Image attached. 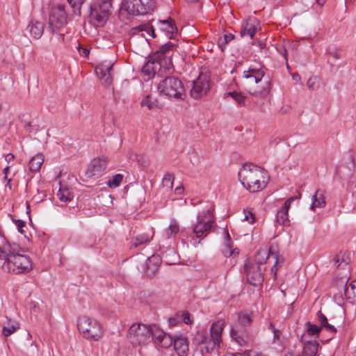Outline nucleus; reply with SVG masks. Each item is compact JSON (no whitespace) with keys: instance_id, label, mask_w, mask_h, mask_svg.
<instances>
[{"instance_id":"nucleus-1","label":"nucleus","mask_w":356,"mask_h":356,"mask_svg":"<svg viewBox=\"0 0 356 356\" xmlns=\"http://www.w3.org/2000/svg\"><path fill=\"white\" fill-rule=\"evenodd\" d=\"M0 259L4 260L2 269L7 273L22 274L29 272L32 261L24 250L17 243H8L0 233Z\"/></svg>"},{"instance_id":"nucleus-2","label":"nucleus","mask_w":356,"mask_h":356,"mask_svg":"<svg viewBox=\"0 0 356 356\" xmlns=\"http://www.w3.org/2000/svg\"><path fill=\"white\" fill-rule=\"evenodd\" d=\"M172 62L168 61L167 65L157 71V91L160 96L170 100H184L186 96L184 83L175 75Z\"/></svg>"},{"instance_id":"nucleus-3","label":"nucleus","mask_w":356,"mask_h":356,"mask_svg":"<svg viewBox=\"0 0 356 356\" xmlns=\"http://www.w3.org/2000/svg\"><path fill=\"white\" fill-rule=\"evenodd\" d=\"M238 175L242 185L251 193L263 190L268 184L266 172L251 163L245 164L239 170Z\"/></svg>"},{"instance_id":"nucleus-4","label":"nucleus","mask_w":356,"mask_h":356,"mask_svg":"<svg viewBox=\"0 0 356 356\" xmlns=\"http://www.w3.org/2000/svg\"><path fill=\"white\" fill-rule=\"evenodd\" d=\"M112 0H98L90 7L88 22L95 27H102L111 14Z\"/></svg>"},{"instance_id":"nucleus-5","label":"nucleus","mask_w":356,"mask_h":356,"mask_svg":"<svg viewBox=\"0 0 356 356\" xmlns=\"http://www.w3.org/2000/svg\"><path fill=\"white\" fill-rule=\"evenodd\" d=\"M77 327L79 332L88 340L97 341L103 336L101 324L95 319L87 316H81L78 318Z\"/></svg>"},{"instance_id":"nucleus-6","label":"nucleus","mask_w":356,"mask_h":356,"mask_svg":"<svg viewBox=\"0 0 356 356\" xmlns=\"http://www.w3.org/2000/svg\"><path fill=\"white\" fill-rule=\"evenodd\" d=\"M348 276L337 281L336 286L339 291L334 294V302L339 306L344 304L346 299L350 303L356 302V281L351 282L348 285Z\"/></svg>"},{"instance_id":"nucleus-7","label":"nucleus","mask_w":356,"mask_h":356,"mask_svg":"<svg viewBox=\"0 0 356 356\" xmlns=\"http://www.w3.org/2000/svg\"><path fill=\"white\" fill-rule=\"evenodd\" d=\"M128 337L134 346L148 343L151 341L150 325L133 324L129 329Z\"/></svg>"},{"instance_id":"nucleus-8","label":"nucleus","mask_w":356,"mask_h":356,"mask_svg":"<svg viewBox=\"0 0 356 356\" xmlns=\"http://www.w3.org/2000/svg\"><path fill=\"white\" fill-rule=\"evenodd\" d=\"M67 15L65 10V6L57 5L53 6L49 17V29L52 33H60L62 29L67 24Z\"/></svg>"},{"instance_id":"nucleus-9","label":"nucleus","mask_w":356,"mask_h":356,"mask_svg":"<svg viewBox=\"0 0 356 356\" xmlns=\"http://www.w3.org/2000/svg\"><path fill=\"white\" fill-rule=\"evenodd\" d=\"M214 217L211 210L208 209L198 214L197 222L193 227V233L197 238H203L210 232L214 225Z\"/></svg>"},{"instance_id":"nucleus-10","label":"nucleus","mask_w":356,"mask_h":356,"mask_svg":"<svg viewBox=\"0 0 356 356\" xmlns=\"http://www.w3.org/2000/svg\"><path fill=\"white\" fill-rule=\"evenodd\" d=\"M154 7V0H124L122 3V8L131 15L147 14Z\"/></svg>"},{"instance_id":"nucleus-11","label":"nucleus","mask_w":356,"mask_h":356,"mask_svg":"<svg viewBox=\"0 0 356 356\" xmlns=\"http://www.w3.org/2000/svg\"><path fill=\"white\" fill-rule=\"evenodd\" d=\"M244 268L247 275V280L250 284L254 286L262 284L264 282L263 272L265 271V268H262L257 264H253L250 260L245 261Z\"/></svg>"},{"instance_id":"nucleus-12","label":"nucleus","mask_w":356,"mask_h":356,"mask_svg":"<svg viewBox=\"0 0 356 356\" xmlns=\"http://www.w3.org/2000/svg\"><path fill=\"white\" fill-rule=\"evenodd\" d=\"M193 86L191 90V96L195 99L206 95L210 90L209 77L207 74L200 73L193 81Z\"/></svg>"},{"instance_id":"nucleus-13","label":"nucleus","mask_w":356,"mask_h":356,"mask_svg":"<svg viewBox=\"0 0 356 356\" xmlns=\"http://www.w3.org/2000/svg\"><path fill=\"white\" fill-rule=\"evenodd\" d=\"M195 339L197 344L204 346L201 349L202 355L204 352L206 353L211 352L216 346L220 344L211 334L208 335L204 331L198 332Z\"/></svg>"},{"instance_id":"nucleus-14","label":"nucleus","mask_w":356,"mask_h":356,"mask_svg":"<svg viewBox=\"0 0 356 356\" xmlns=\"http://www.w3.org/2000/svg\"><path fill=\"white\" fill-rule=\"evenodd\" d=\"M176 48V44L172 42H168L166 44L159 47V49L154 52L153 57L159 62H164V60H170L172 62L171 58Z\"/></svg>"},{"instance_id":"nucleus-15","label":"nucleus","mask_w":356,"mask_h":356,"mask_svg":"<svg viewBox=\"0 0 356 356\" xmlns=\"http://www.w3.org/2000/svg\"><path fill=\"white\" fill-rule=\"evenodd\" d=\"M167 63L168 61L166 60H164V62H159L153 57V58L149 60L146 63L144 64L141 69V72L144 76L147 77V79H149L156 74H157V69L158 71L160 70L161 67L167 65Z\"/></svg>"},{"instance_id":"nucleus-16","label":"nucleus","mask_w":356,"mask_h":356,"mask_svg":"<svg viewBox=\"0 0 356 356\" xmlns=\"http://www.w3.org/2000/svg\"><path fill=\"white\" fill-rule=\"evenodd\" d=\"M107 160L106 158H96L94 159L89 165L88 169L86 172L87 177H92L95 175H100L107 166Z\"/></svg>"},{"instance_id":"nucleus-17","label":"nucleus","mask_w":356,"mask_h":356,"mask_svg":"<svg viewBox=\"0 0 356 356\" xmlns=\"http://www.w3.org/2000/svg\"><path fill=\"white\" fill-rule=\"evenodd\" d=\"M113 66V64L102 63L95 69L97 75L103 80V83L105 86H109L112 83Z\"/></svg>"},{"instance_id":"nucleus-18","label":"nucleus","mask_w":356,"mask_h":356,"mask_svg":"<svg viewBox=\"0 0 356 356\" xmlns=\"http://www.w3.org/2000/svg\"><path fill=\"white\" fill-rule=\"evenodd\" d=\"M158 27L160 31L165 33L170 39L174 38L177 34V26L171 17L164 20H159Z\"/></svg>"},{"instance_id":"nucleus-19","label":"nucleus","mask_w":356,"mask_h":356,"mask_svg":"<svg viewBox=\"0 0 356 356\" xmlns=\"http://www.w3.org/2000/svg\"><path fill=\"white\" fill-rule=\"evenodd\" d=\"M295 197L289 198L282 207V208L277 213V222L282 225L288 226L289 225V219L288 211L291 207V202L294 200Z\"/></svg>"},{"instance_id":"nucleus-20","label":"nucleus","mask_w":356,"mask_h":356,"mask_svg":"<svg viewBox=\"0 0 356 356\" xmlns=\"http://www.w3.org/2000/svg\"><path fill=\"white\" fill-rule=\"evenodd\" d=\"M265 76V72L264 69H256L250 68L247 71H244L243 73V77L247 80H249L250 83H258L261 81Z\"/></svg>"},{"instance_id":"nucleus-21","label":"nucleus","mask_w":356,"mask_h":356,"mask_svg":"<svg viewBox=\"0 0 356 356\" xmlns=\"http://www.w3.org/2000/svg\"><path fill=\"white\" fill-rule=\"evenodd\" d=\"M258 22L255 18H249L245 23L243 24L241 30V36L243 37L248 35L252 38L257 30Z\"/></svg>"},{"instance_id":"nucleus-22","label":"nucleus","mask_w":356,"mask_h":356,"mask_svg":"<svg viewBox=\"0 0 356 356\" xmlns=\"http://www.w3.org/2000/svg\"><path fill=\"white\" fill-rule=\"evenodd\" d=\"M161 263V259L159 255L153 254L149 257L146 263V273L149 277H153L158 271L159 267Z\"/></svg>"},{"instance_id":"nucleus-23","label":"nucleus","mask_w":356,"mask_h":356,"mask_svg":"<svg viewBox=\"0 0 356 356\" xmlns=\"http://www.w3.org/2000/svg\"><path fill=\"white\" fill-rule=\"evenodd\" d=\"M26 30L33 38L39 39L43 34L44 24L40 22L31 20L27 26Z\"/></svg>"},{"instance_id":"nucleus-24","label":"nucleus","mask_w":356,"mask_h":356,"mask_svg":"<svg viewBox=\"0 0 356 356\" xmlns=\"http://www.w3.org/2000/svg\"><path fill=\"white\" fill-rule=\"evenodd\" d=\"M230 336L240 346H245L248 342V336L244 330H238L237 327H232L230 330Z\"/></svg>"},{"instance_id":"nucleus-25","label":"nucleus","mask_w":356,"mask_h":356,"mask_svg":"<svg viewBox=\"0 0 356 356\" xmlns=\"http://www.w3.org/2000/svg\"><path fill=\"white\" fill-rule=\"evenodd\" d=\"M325 204L323 191L321 189L316 190L312 198L311 209L314 210L316 208H323Z\"/></svg>"},{"instance_id":"nucleus-26","label":"nucleus","mask_w":356,"mask_h":356,"mask_svg":"<svg viewBox=\"0 0 356 356\" xmlns=\"http://www.w3.org/2000/svg\"><path fill=\"white\" fill-rule=\"evenodd\" d=\"M273 252H271L270 250L266 249H260L257 251V253L255 256L254 261L252 262L253 264H257L259 266H261L262 268H265L264 266L266 263L267 260H269L272 258L271 254Z\"/></svg>"},{"instance_id":"nucleus-27","label":"nucleus","mask_w":356,"mask_h":356,"mask_svg":"<svg viewBox=\"0 0 356 356\" xmlns=\"http://www.w3.org/2000/svg\"><path fill=\"white\" fill-rule=\"evenodd\" d=\"M225 323L223 321L219 320L212 323L210 328V334L219 343L221 341L222 332L224 329Z\"/></svg>"},{"instance_id":"nucleus-28","label":"nucleus","mask_w":356,"mask_h":356,"mask_svg":"<svg viewBox=\"0 0 356 356\" xmlns=\"http://www.w3.org/2000/svg\"><path fill=\"white\" fill-rule=\"evenodd\" d=\"M173 345L175 351L179 356H185L188 351V345L185 338L175 339Z\"/></svg>"},{"instance_id":"nucleus-29","label":"nucleus","mask_w":356,"mask_h":356,"mask_svg":"<svg viewBox=\"0 0 356 356\" xmlns=\"http://www.w3.org/2000/svg\"><path fill=\"white\" fill-rule=\"evenodd\" d=\"M319 343L316 341H310L304 344L302 356H316Z\"/></svg>"},{"instance_id":"nucleus-30","label":"nucleus","mask_w":356,"mask_h":356,"mask_svg":"<svg viewBox=\"0 0 356 356\" xmlns=\"http://www.w3.org/2000/svg\"><path fill=\"white\" fill-rule=\"evenodd\" d=\"M223 232L225 235V248L222 250V254L225 257H229L232 256L234 254V250H232V241H231V237L229 234L227 229H224Z\"/></svg>"},{"instance_id":"nucleus-31","label":"nucleus","mask_w":356,"mask_h":356,"mask_svg":"<svg viewBox=\"0 0 356 356\" xmlns=\"http://www.w3.org/2000/svg\"><path fill=\"white\" fill-rule=\"evenodd\" d=\"M44 162L42 154H38L33 156L29 161V169L32 172H38L40 170Z\"/></svg>"},{"instance_id":"nucleus-32","label":"nucleus","mask_w":356,"mask_h":356,"mask_svg":"<svg viewBox=\"0 0 356 356\" xmlns=\"http://www.w3.org/2000/svg\"><path fill=\"white\" fill-rule=\"evenodd\" d=\"M57 196L60 201L67 202L72 200L74 193L69 188L61 186L58 191Z\"/></svg>"},{"instance_id":"nucleus-33","label":"nucleus","mask_w":356,"mask_h":356,"mask_svg":"<svg viewBox=\"0 0 356 356\" xmlns=\"http://www.w3.org/2000/svg\"><path fill=\"white\" fill-rule=\"evenodd\" d=\"M152 238V236H149L148 234H142L136 236L131 241V248H137L140 245L147 243Z\"/></svg>"},{"instance_id":"nucleus-34","label":"nucleus","mask_w":356,"mask_h":356,"mask_svg":"<svg viewBox=\"0 0 356 356\" xmlns=\"http://www.w3.org/2000/svg\"><path fill=\"white\" fill-rule=\"evenodd\" d=\"M179 232V226L176 220L172 219L165 232L168 238H175Z\"/></svg>"},{"instance_id":"nucleus-35","label":"nucleus","mask_w":356,"mask_h":356,"mask_svg":"<svg viewBox=\"0 0 356 356\" xmlns=\"http://www.w3.org/2000/svg\"><path fill=\"white\" fill-rule=\"evenodd\" d=\"M151 339L156 344V341H159L166 333L161 330L156 325H150Z\"/></svg>"},{"instance_id":"nucleus-36","label":"nucleus","mask_w":356,"mask_h":356,"mask_svg":"<svg viewBox=\"0 0 356 356\" xmlns=\"http://www.w3.org/2000/svg\"><path fill=\"white\" fill-rule=\"evenodd\" d=\"M333 266L336 268L341 267L343 269H348V262L344 259L343 255L337 254L332 259Z\"/></svg>"},{"instance_id":"nucleus-37","label":"nucleus","mask_w":356,"mask_h":356,"mask_svg":"<svg viewBox=\"0 0 356 356\" xmlns=\"http://www.w3.org/2000/svg\"><path fill=\"white\" fill-rule=\"evenodd\" d=\"M174 339L170 335L165 334L159 341H156V345L167 348L173 344Z\"/></svg>"},{"instance_id":"nucleus-38","label":"nucleus","mask_w":356,"mask_h":356,"mask_svg":"<svg viewBox=\"0 0 356 356\" xmlns=\"http://www.w3.org/2000/svg\"><path fill=\"white\" fill-rule=\"evenodd\" d=\"M86 0H67V2L73 9V12L78 16L81 15V6Z\"/></svg>"},{"instance_id":"nucleus-39","label":"nucleus","mask_w":356,"mask_h":356,"mask_svg":"<svg viewBox=\"0 0 356 356\" xmlns=\"http://www.w3.org/2000/svg\"><path fill=\"white\" fill-rule=\"evenodd\" d=\"M234 39V35L230 33H225L222 38L218 40V45L222 51H224L225 46L230 41Z\"/></svg>"},{"instance_id":"nucleus-40","label":"nucleus","mask_w":356,"mask_h":356,"mask_svg":"<svg viewBox=\"0 0 356 356\" xmlns=\"http://www.w3.org/2000/svg\"><path fill=\"white\" fill-rule=\"evenodd\" d=\"M227 95L232 97L238 104L239 106H241L245 105V97L243 95L241 92L233 91L228 92Z\"/></svg>"},{"instance_id":"nucleus-41","label":"nucleus","mask_w":356,"mask_h":356,"mask_svg":"<svg viewBox=\"0 0 356 356\" xmlns=\"http://www.w3.org/2000/svg\"><path fill=\"white\" fill-rule=\"evenodd\" d=\"M17 329H19L18 323L8 324L7 326H4L2 330V333L5 337H8L14 333Z\"/></svg>"},{"instance_id":"nucleus-42","label":"nucleus","mask_w":356,"mask_h":356,"mask_svg":"<svg viewBox=\"0 0 356 356\" xmlns=\"http://www.w3.org/2000/svg\"><path fill=\"white\" fill-rule=\"evenodd\" d=\"M134 29L138 30V31H146L153 38L156 37L154 27L148 24H140V26L136 27Z\"/></svg>"},{"instance_id":"nucleus-43","label":"nucleus","mask_w":356,"mask_h":356,"mask_svg":"<svg viewBox=\"0 0 356 356\" xmlns=\"http://www.w3.org/2000/svg\"><path fill=\"white\" fill-rule=\"evenodd\" d=\"M307 86L310 90H316L319 88V79L318 76H311L307 82Z\"/></svg>"},{"instance_id":"nucleus-44","label":"nucleus","mask_w":356,"mask_h":356,"mask_svg":"<svg viewBox=\"0 0 356 356\" xmlns=\"http://www.w3.org/2000/svg\"><path fill=\"white\" fill-rule=\"evenodd\" d=\"M238 323L242 326L250 325L252 323L251 317L248 314L244 313L238 314Z\"/></svg>"},{"instance_id":"nucleus-45","label":"nucleus","mask_w":356,"mask_h":356,"mask_svg":"<svg viewBox=\"0 0 356 356\" xmlns=\"http://www.w3.org/2000/svg\"><path fill=\"white\" fill-rule=\"evenodd\" d=\"M123 179V176L122 175L118 174L115 175L111 180L108 181V186L110 188H116L118 186Z\"/></svg>"},{"instance_id":"nucleus-46","label":"nucleus","mask_w":356,"mask_h":356,"mask_svg":"<svg viewBox=\"0 0 356 356\" xmlns=\"http://www.w3.org/2000/svg\"><path fill=\"white\" fill-rule=\"evenodd\" d=\"M307 327V333L309 335L314 336L318 334L321 330V327L316 325L312 324L309 322L306 323Z\"/></svg>"},{"instance_id":"nucleus-47","label":"nucleus","mask_w":356,"mask_h":356,"mask_svg":"<svg viewBox=\"0 0 356 356\" xmlns=\"http://www.w3.org/2000/svg\"><path fill=\"white\" fill-rule=\"evenodd\" d=\"M173 179L174 177L170 173L165 174L162 180V184L163 186L172 188L173 185Z\"/></svg>"},{"instance_id":"nucleus-48","label":"nucleus","mask_w":356,"mask_h":356,"mask_svg":"<svg viewBox=\"0 0 356 356\" xmlns=\"http://www.w3.org/2000/svg\"><path fill=\"white\" fill-rule=\"evenodd\" d=\"M326 54L333 57L335 60L340 58L339 50L335 47H329L326 49Z\"/></svg>"},{"instance_id":"nucleus-49","label":"nucleus","mask_w":356,"mask_h":356,"mask_svg":"<svg viewBox=\"0 0 356 356\" xmlns=\"http://www.w3.org/2000/svg\"><path fill=\"white\" fill-rule=\"evenodd\" d=\"M150 95H147L140 102L141 106H147L149 110L153 109L156 104L150 101Z\"/></svg>"},{"instance_id":"nucleus-50","label":"nucleus","mask_w":356,"mask_h":356,"mask_svg":"<svg viewBox=\"0 0 356 356\" xmlns=\"http://www.w3.org/2000/svg\"><path fill=\"white\" fill-rule=\"evenodd\" d=\"M243 212L245 214L244 220H247L250 224H253L254 222L255 218L252 212L248 209H244Z\"/></svg>"},{"instance_id":"nucleus-51","label":"nucleus","mask_w":356,"mask_h":356,"mask_svg":"<svg viewBox=\"0 0 356 356\" xmlns=\"http://www.w3.org/2000/svg\"><path fill=\"white\" fill-rule=\"evenodd\" d=\"M181 317L182 318V321L188 325L192 324L193 322V318L191 314L188 312H182Z\"/></svg>"},{"instance_id":"nucleus-52","label":"nucleus","mask_w":356,"mask_h":356,"mask_svg":"<svg viewBox=\"0 0 356 356\" xmlns=\"http://www.w3.org/2000/svg\"><path fill=\"white\" fill-rule=\"evenodd\" d=\"M271 256H272V258L274 259V265L271 268V272H272V273H273L274 280H276V278H277V262H278V255L276 253H273L271 254Z\"/></svg>"},{"instance_id":"nucleus-53","label":"nucleus","mask_w":356,"mask_h":356,"mask_svg":"<svg viewBox=\"0 0 356 356\" xmlns=\"http://www.w3.org/2000/svg\"><path fill=\"white\" fill-rule=\"evenodd\" d=\"M16 226L17 227L18 232L21 234H24V230L23 229V227H25L26 223L22 220H16L15 221Z\"/></svg>"},{"instance_id":"nucleus-54","label":"nucleus","mask_w":356,"mask_h":356,"mask_svg":"<svg viewBox=\"0 0 356 356\" xmlns=\"http://www.w3.org/2000/svg\"><path fill=\"white\" fill-rule=\"evenodd\" d=\"M266 87L264 88L263 90L260 91L259 92V95L261 96H266L267 95L269 92H270V81L267 80L266 81Z\"/></svg>"},{"instance_id":"nucleus-55","label":"nucleus","mask_w":356,"mask_h":356,"mask_svg":"<svg viewBox=\"0 0 356 356\" xmlns=\"http://www.w3.org/2000/svg\"><path fill=\"white\" fill-rule=\"evenodd\" d=\"M318 321H319L321 326L325 325V323H327V317L323 314H322L321 312H319V313H318Z\"/></svg>"},{"instance_id":"nucleus-56","label":"nucleus","mask_w":356,"mask_h":356,"mask_svg":"<svg viewBox=\"0 0 356 356\" xmlns=\"http://www.w3.org/2000/svg\"><path fill=\"white\" fill-rule=\"evenodd\" d=\"M79 54L83 57H88L90 54V51L87 48L79 47Z\"/></svg>"},{"instance_id":"nucleus-57","label":"nucleus","mask_w":356,"mask_h":356,"mask_svg":"<svg viewBox=\"0 0 356 356\" xmlns=\"http://www.w3.org/2000/svg\"><path fill=\"white\" fill-rule=\"evenodd\" d=\"M273 341H280V331L277 329H273Z\"/></svg>"},{"instance_id":"nucleus-58","label":"nucleus","mask_w":356,"mask_h":356,"mask_svg":"<svg viewBox=\"0 0 356 356\" xmlns=\"http://www.w3.org/2000/svg\"><path fill=\"white\" fill-rule=\"evenodd\" d=\"M224 270H219L218 273V274H216L215 272H214V269H212L209 272V274L211 277V278H217L220 275H222L223 273Z\"/></svg>"},{"instance_id":"nucleus-59","label":"nucleus","mask_w":356,"mask_h":356,"mask_svg":"<svg viewBox=\"0 0 356 356\" xmlns=\"http://www.w3.org/2000/svg\"><path fill=\"white\" fill-rule=\"evenodd\" d=\"M322 327H325L327 331L332 332H337V329L333 325L329 324L327 322V323H325V325H323Z\"/></svg>"},{"instance_id":"nucleus-60","label":"nucleus","mask_w":356,"mask_h":356,"mask_svg":"<svg viewBox=\"0 0 356 356\" xmlns=\"http://www.w3.org/2000/svg\"><path fill=\"white\" fill-rule=\"evenodd\" d=\"M14 158V155L11 153L6 154L5 156V159L8 163H10V161H13Z\"/></svg>"},{"instance_id":"nucleus-61","label":"nucleus","mask_w":356,"mask_h":356,"mask_svg":"<svg viewBox=\"0 0 356 356\" xmlns=\"http://www.w3.org/2000/svg\"><path fill=\"white\" fill-rule=\"evenodd\" d=\"M9 170H10V168L8 166L4 168V170H3V172L5 174V177L4 178L6 179H8V175H8V172Z\"/></svg>"},{"instance_id":"nucleus-62","label":"nucleus","mask_w":356,"mask_h":356,"mask_svg":"<svg viewBox=\"0 0 356 356\" xmlns=\"http://www.w3.org/2000/svg\"><path fill=\"white\" fill-rule=\"evenodd\" d=\"M292 77H293V79H294L296 81H298L299 79H300V76L298 74H293Z\"/></svg>"},{"instance_id":"nucleus-63","label":"nucleus","mask_w":356,"mask_h":356,"mask_svg":"<svg viewBox=\"0 0 356 356\" xmlns=\"http://www.w3.org/2000/svg\"><path fill=\"white\" fill-rule=\"evenodd\" d=\"M10 181H11V179H8V182H7V184H6V188H7V187H8L9 188H11Z\"/></svg>"},{"instance_id":"nucleus-64","label":"nucleus","mask_w":356,"mask_h":356,"mask_svg":"<svg viewBox=\"0 0 356 356\" xmlns=\"http://www.w3.org/2000/svg\"><path fill=\"white\" fill-rule=\"evenodd\" d=\"M269 329L273 332V329H275L273 325V323L269 324Z\"/></svg>"}]
</instances>
